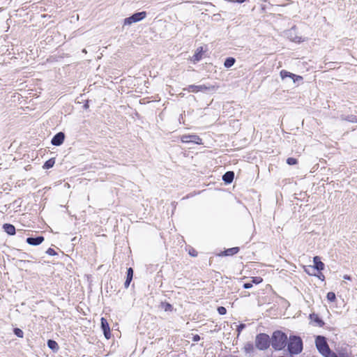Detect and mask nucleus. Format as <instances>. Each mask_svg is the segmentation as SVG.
<instances>
[{"mask_svg": "<svg viewBox=\"0 0 357 357\" xmlns=\"http://www.w3.org/2000/svg\"><path fill=\"white\" fill-rule=\"evenodd\" d=\"M218 312L220 314L223 315L227 313V310L225 307L220 306L218 307Z\"/></svg>", "mask_w": 357, "mask_h": 357, "instance_id": "obj_25", "label": "nucleus"}, {"mask_svg": "<svg viewBox=\"0 0 357 357\" xmlns=\"http://www.w3.org/2000/svg\"><path fill=\"white\" fill-rule=\"evenodd\" d=\"M54 162H55L54 159L51 158L45 162V164L43 165V168L44 169H50L54 166Z\"/></svg>", "mask_w": 357, "mask_h": 357, "instance_id": "obj_20", "label": "nucleus"}, {"mask_svg": "<svg viewBox=\"0 0 357 357\" xmlns=\"http://www.w3.org/2000/svg\"><path fill=\"white\" fill-rule=\"evenodd\" d=\"M200 340V337L199 335H195L193 337H192V341L193 342H198L199 340Z\"/></svg>", "mask_w": 357, "mask_h": 357, "instance_id": "obj_30", "label": "nucleus"}, {"mask_svg": "<svg viewBox=\"0 0 357 357\" xmlns=\"http://www.w3.org/2000/svg\"><path fill=\"white\" fill-rule=\"evenodd\" d=\"M245 324H240L238 326V333H240V331L243 329L245 328Z\"/></svg>", "mask_w": 357, "mask_h": 357, "instance_id": "obj_33", "label": "nucleus"}, {"mask_svg": "<svg viewBox=\"0 0 357 357\" xmlns=\"http://www.w3.org/2000/svg\"><path fill=\"white\" fill-rule=\"evenodd\" d=\"M131 280H128V279H126L125 283H124V286L126 288H128L131 282Z\"/></svg>", "mask_w": 357, "mask_h": 357, "instance_id": "obj_31", "label": "nucleus"}, {"mask_svg": "<svg viewBox=\"0 0 357 357\" xmlns=\"http://www.w3.org/2000/svg\"><path fill=\"white\" fill-rule=\"evenodd\" d=\"M146 17V13L145 11L139 12L134 13L129 17L124 20V25H130L132 23L138 22Z\"/></svg>", "mask_w": 357, "mask_h": 357, "instance_id": "obj_5", "label": "nucleus"}, {"mask_svg": "<svg viewBox=\"0 0 357 357\" xmlns=\"http://www.w3.org/2000/svg\"><path fill=\"white\" fill-rule=\"evenodd\" d=\"M288 350L291 354H298L303 350V342L300 337L291 336L288 344Z\"/></svg>", "mask_w": 357, "mask_h": 357, "instance_id": "obj_3", "label": "nucleus"}, {"mask_svg": "<svg viewBox=\"0 0 357 357\" xmlns=\"http://www.w3.org/2000/svg\"><path fill=\"white\" fill-rule=\"evenodd\" d=\"M82 52H83L84 53H86V50L85 49H84V50H82Z\"/></svg>", "mask_w": 357, "mask_h": 357, "instance_id": "obj_38", "label": "nucleus"}, {"mask_svg": "<svg viewBox=\"0 0 357 357\" xmlns=\"http://www.w3.org/2000/svg\"><path fill=\"white\" fill-rule=\"evenodd\" d=\"M280 76L282 79H284L286 77H289L291 79L294 76V73L288 72L285 70H282L280 71Z\"/></svg>", "mask_w": 357, "mask_h": 357, "instance_id": "obj_19", "label": "nucleus"}, {"mask_svg": "<svg viewBox=\"0 0 357 357\" xmlns=\"http://www.w3.org/2000/svg\"><path fill=\"white\" fill-rule=\"evenodd\" d=\"M203 52L204 51L202 47H199L196 50L195 53L192 59L193 62L195 63L201 60V59L202 58Z\"/></svg>", "mask_w": 357, "mask_h": 357, "instance_id": "obj_12", "label": "nucleus"}, {"mask_svg": "<svg viewBox=\"0 0 357 357\" xmlns=\"http://www.w3.org/2000/svg\"><path fill=\"white\" fill-rule=\"evenodd\" d=\"M181 139L183 143L202 144V139L196 135H184L181 136Z\"/></svg>", "mask_w": 357, "mask_h": 357, "instance_id": "obj_6", "label": "nucleus"}, {"mask_svg": "<svg viewBox=\"0 0 357 357\" xmlns=\"http://www.w3.org/2000/svg\"><path fill=\"white\" fill-rule=\"evenodd\" d=\"M189 254H190V255L193 256V257L197 256V253H196L195 250H193L192 252H191V251H190V252H189Z\"/></svg>", "mask_w": 357, "mask_h": 357, "instance_id": "obj_35", "label": "nucleus"}, {"mask_svg": "<svg viewBox=\"0 0 357 357\" xmlns=\"http://www.w3.org/2000/svg\"><path fill=\"white\" fill-rule=\"evenodd\" d=\"M170 304H168V306H167V308H169V307H170Z\"/></svg>", "mask_w": 357, "mask_h": 357, "instance_id": "obj_40", "label": "nucleus"}, {"mask_svg": "<svg viewBox=\"0 0 357 357\" xmlns=\"http://www.w3.org/2000/svg\"><path fill=\"white\" fill-rule=\"evenodd\" d=\"M344 279H345V280H350V279H351V278H350V276H349V275H345L344 276Z\"/></svg>", "mask_w": 357, "mask_h": 357, "instance_id": "obj_37", "label": "nucleus"}, {"mask_svg": "<svg viewBox=\"0 0 357 357\" xmlns=\"http://www.w3.org/2000/svg\"><path fill=\"white\" fill-rule=\"evenodd\" d=\"M310 319L314 321L319 326H323L324 325V322L321 319L319 318L318 314L312 313L310 315Z\"/></svg>", "mask_w": 357, "mask_h": 357, "instance_id": "obj_15", "label": "nucleus"}, {"mask_svg": "<svg viewBox=\"0 0 357 357\" xmlns=\"http://www.w3.org/2000/svg\"><path fill=\"white\" fill-rule=\"evenodd\" d=\"M101 328L104 333V335L107 339H109L111 336L110 328L106 319L102 317L101 319Z\"/></svg>", "mask_w": 357, "mask_h": 357, "instance_id": "obj_8", "label": "nucleus"}, {"mask_svg": "<svg viewBox=\"0 0 357 357\" xmlns=\"http://www.w3.org/2000/svg\"><path fill=\"white\" fill-rule=\"evenodd\" d=\"M170 304H168V306H167V308H169V307H170Z\"/></svg>", "mask_w": 357, "mask_h": 357, "instance_id": "obj_39", "label": "nucleus"}, {"mask_svg": "<svg viewBox=\"0 0 357 357\" xmlns=\"http://www.w3.org/2000/svg\"><path fill=\"white\" fill-rule=\"evenodd\" d=\"M335 298L336 297L335 293L331 291L327 294V299L331 302L335 301Z\"/></svg>", "mask_w": 357, "mask_h": 357, "instance_id": "obj_22", "label": "nucleus"}, {"mask_svg": "<svg viewBox=\"0 0 357 357\" xmlns=\"http://www.w3.org/2000/svg\"><path fill=\"white\" fill-rule=\"evenodd\" d=\"M214 86H206V85H189L184 90L188 91V92L197 93L198 91H204L209 89H214Z\"/></svg>", "mask_w": 357, "mask_h": 357, "instance_id": "obj_7", "label": "nucleus"}, {"mask_svg": "<svg viewBox=\"0 0 357 357\" xmlns=\"http://www.w3.org/2000/svg\"><path fill=\"white\" fill-rule=\"evenodd\" d=\"M44 241V238L42 236L37 237H29L26 241L28 244L31 245H38Z\"/></svg>", "mask_w": 357, "mask_h": 357, "instance_id": "obj_10", "label": "nucleus"}, {"mask_svg": "<svg viewBox=\"0 0 357 357\" xmlns=\"http://www.w3.org/2000/svg\"><path fill=\"white\" fill-rule=\"evenodd\" d=\"M235 62H236V60H235L234 58H233V57H228L225 61L224 66L226 68H231V66H234Z\"/></svg>", "mask_w": 357, "mask_h": 357, "instance_id": "obj_17", "label": "nucleus"}, {"mask_svg": "<svg viewBox=\"0 0 357 357\" xmlns=\"http://www.w3.org/2000/svg\"><path fill=\"white\" fill-rule=\"evenodd\" d=\"M340 357H351V356L347 354H340Z\"/></svg>", "mask_w": 357, "mask_h": 357, "instance_id": "obj_36", "label": "nucleus"}, {"mask_svg": "<svg viewBox=\"0 0 357 357\" xmlns=\"http://www.w3.org/2000/svg\"><path fill=\"white\" fill-rule=\"evenodd\" d=\"M47 346L50 349H51L53 351H56L59 349V346L56 342L52 340H49L47 341Z\"/></svg>", "mask_w": 357, "mask_h": 357, "instance_id": "obj_18", "label": "nucleus"}, {"mask_svg": "<svg viewBox=\"0 0 357 357\" xmlns=\"http://www.w3.org/2000/svg\"><path fill=\"white\" fill-rule=\"evenodd\" d=\"M293 79V82L295 83L298 81H301L303 80V77L300 75H296L295 74H294V76L292 77L291 78Z\"/></svg>", "mask_w": 357, "mask_h": 357, "instance_id": "obj_26", "label": "nucleus"}, {"mask_svg": "<svg viewBox=\"0 0 357 357\" xmlns=\"http://www.w3.org/2000/svg\"><path fill=\"white\" fill-rule=\"evenodd\" d=\"M47 253L49 255H51V256H54L56 255V252L54 251V249L52 248H49L47 250Z\"/></svg>", "mask_w": 357, "mask_h": 357, "instance_id": "obj_28", "label": "nucleus"}, {"mask_svg": "<svg viewBox=\"0 0 357 357\" xmlns=\"http://www.w3.org/2000/svg\"><path fill=\"white\" fill-rule=\"evenodd\" d=\"M314 261V267L317 271H322L324 268V264L321 261L320 257L318 256H316L313 259Z\"/></svg>", "mask_w": 357, "mask_h": 357, "instance_id": "obj_11", "label": "nucleus"}, {"mask_svg": "<svg viewBox=\"0 0 357 357\" xmlns=\"http://www.w3.org/2000/svg\"><path fill=\"white\" fill-rule=\"evenodd\" d=\"M315 345L319 352L324 357H327L332 351L329 348L325 337L318 335L315 339Z\"/></svg>", "mask_w": 357, "mask_h": 357, "instance_id": "obj_2", "label": "nucleus"}, {"mask_svg": "<svg viewBox=\"0 0 357 357\" xmlns=\"http://www.w3.org/2000/svg\"><path fill=\"white\" fill-rule=\"evenodd\" d=\"M347 120L351 122H357L356 118L355 116H351Z\"/></svg>", "mask_w": 357, "mask_h": 357, "instance_id": "obj_32", "label": "nucleus"}, {"mask_svg": "<svg viewBox=\"0 0 357 357\" xmlns=\"http://www.w3.org/2000/svg\"><path fill=\"white\" fill-rule=\"evenodd\" d=\"M271 344V339L267 334L259 333L255 338V346L259 350L267 349Z\"/></svg>", "mask_w": 357, "mask_h": 357, "instance_id": "obj_4", "label": "nucleus"}, {"mask_svg": "<svg viewBox=\"0 0 357 357\" xmlns=\"http://www.w3.org/2000/svg\"><path fill=\"white\" fill-rule=\"evenodd\" d=\"M14 334L16 336H17L18 337H23V335H24L23 331L20 328H15L14 329Z\"/></svg>", "mask_w": 357, "mask_h": 357, "instance_id": "obj_21", "label": "nucleus"}, {"mask_svg": "<svg viewBox=\"0 0 357 357\" xmlns=\"http://www.w3.org/2000/svg\"><path fill=\"white\" fill-rule=\"evenodd\" d=\"M234 177V174L233 172H227L223 176H222V180L226 183H230L232 182Z\"/></svg>", "mask_w": 357, "mask_h": 357, "instance_id": "obj_13", "label": "nucleus"}, {"mask_svg": "<svg viewBox=\"0 0 357 357\" xmlns=\"http://www.w3.org/2000/svg\"><path fill=\"white\" fill-rule=\"evenodd\" d=\"M65 139V135L62 132L56 134L52 139V144L54 146H60L63 144Z\"/></svg>", "mask_w": 357, "mask_h": 357, "instance_id": "obj_9", "label": "nucleus"}, {"mask_svg": "<svg viewBox=\"0 0 357 357\" xmlns=\"http://www.w3.org/2000/svg\"><path fill=\"white\" fill-rule=\"evenodd\" d=\"M239 251V248L234 247L231 248H228L224 252V255L226 256H232L236 254Z\"/></svg>", "mask_w": 357, "mask_h": 357, "instance_id": "obj_16", "label": "nucleus"}, {"mask_svg": "<svg viewBox=\"0 0 357 357\" xmlns=\"http://www.w3.org/2000/svg\"><path fill=\"white\" fill-rule=\"evenodd\" d=\"M262 282V278L260 277H255L252 278V283L259 284Z\"/></svg>", "mask_w": 357, "mask_h": 357, "instance_id": "obj_27", "label": "nucleus"}, {"mask_svg": "<svg viewBox=\"0 0 357 357\" xmlns=\"http://www.w3.org/2000/svg\"><path fill=\"white\" fill-rule=\"evenodd\" d=\"M243 287L245 289H250L252 287V282H246L243 284Z\"/></svg>", "mask_w": 357, "mask_h": 357, "instance_id": "obj_29", "label": "nucleus"}, {"mask_svg": "<svg viewBox=\"0 0 357 357\" xmlns=\"http://www.w3.org/2000/svg\"><path fill=\"white\" fill-rule=\"evenodd\" d=\"M297 162H298L297 160L294 158H288L287 159V163L289 165H296V164H297Z\"/></svg>", "mask_w": 357, "mask_h": 357, "instance_id": "obj_23", "label": "nucleus"}, {"mask_svg": "<svg viewBox=\"0 0 357 357\" xmlns=\"http://www.w3.org/2000/svg\"><path fill=\"white\" fill-rule=\"evenodd\" d=\"M4 231L9 235H14L15 234V228L11 224H4L3 225Z\"/></svg>", "mask_w": 357, "mask_h": 357, "instance_id": "obj_14", "label": "nucleus"}, {"mask_svg": "<svg viewBox=\"0 0 357 357\" xmlns=\"http://www.w3.org/2000/svg\"><path fill=\"white\" fill-rule=\"evenodd\" d=\"M231 2L243 3L245 0H230Z\"/></svg>", "mask_w": 357, "mask_h": 357, "instance_id": "obj_34", "label": "nucleus"}, {"mask_svg": "<svg viewBox=\"0 0 357 357\" xmlns=\"http://www.w3.org/2000/svg\"><path fill=\"white\" fill-rule=\"evenodd\" d=\"M287 335L280 331H275L271 339V346L275 350H282L284 349L287 345Z\"/></svg>", "mask_w": 357, "mask_h": 357, "instance_id": "obj_1", "label": "nucleus"}, {"mask_svg": "<svg viewBox=\"0 0 357 357\" xmlns=\"http://www.w3.org/2000/svg\"><path fill=\"white\" fill-rule=\"evenodd\" d=\"M132 277H133V270H132V268H129L127 270V278H126V279L132 280Z\"/></svg>", "mask_w": 357, "mask_h": 357, "instance_id": "obj_24", "label": "nucleus"}]
</instances>
